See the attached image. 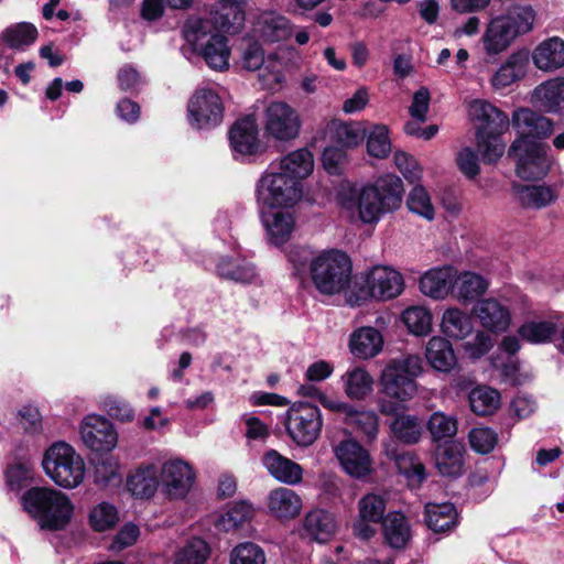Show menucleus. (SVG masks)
<instances>
[{"label":"nucleus","mask_w":564,"mask_h":564,"mask_svg":"<svg viewBox=\"0 0 564 564\" xmlns=\"http://www.w3.org/2000/svg\"><path fill=\"white\" fill-rule=\"evenodd\" d=\"M390 430L394 437L405 444L417 443L423 432V427L419 419L409 414L398 415L391 422Z\"/></svg>","instance_id":"nucleus-50"},{"label":"nucleus","mask_w":564,"mask_h":564,"mask_svg":"<svg viewBox=\"0 0 564 564\" xmlns=\"http://www.w3.org/2000/svg\"><path fill=\"white\" fill-rule=\"evenodd\" d=\"M404 290L402 274L389 265H375L366 272L361 282L356 281L347 293L350 306H360L370 300L388 301Z\"/></svg>","instance_id":"nucleus-5"},{"label":"nucleus","mask_w":564,"mask_h":564,"mask_svg":"<svg viewBox=\"0 0 564 564\" xmlns=\"http://www.w3.org/2000/svg\"><path fill=\"white\" fill-rule=\"evenodd\" d=\"M488 289V281L474 272H462L453 279V293L464 302H471L480 297Z\"/></svg>","instance_id":"nucleus-38"},{"label":"nucleus","mask_w":564,"mask_h":564,"mask_svg":"<svg viewBox=\"0 0 564 564\" xmlns=\"http://www.w3.org/2000/svg\"><path fill=\"white\" fill-rule=\"evenodd\" d=\"M188 122L196 129H210L221 123L224 104L218 91L210 87L195 90L187 104Z\"/></svg>","instance_id":"nucleus-13"},{"label":"nucleus","mask_w":564,"mask_h":564,"mask_svg":"<svg viewBox=\"0 0 564 564\" xmlns=\"http://www.w3.org/2000/svg\"><path fill=\"white\" fill-rule=\"evenodd\" d=\"M383 336L370 326L356 329L349 338V350L359 359H370L381 352Z\"/></svg>","instance_id":"nucleus-27"},{"label":"nucleus","mask_w":564,"mask_h":564,"mask_svg":"<svg viewBox=\"0 0 564 564\" xmlns=\"http://www.w3.org/2000/svg\"><path fill=\"white\" fill-rule=\"evenodd\" d=\"M350 274L349 257L343 251L330 249L317 253L311 278L318 292L333 295L345 290L350 281Z\"/></svg>","instance_id":"nucleus-7"},{"label":"nucleus","mask_w":564,"mask_h":564,"mask_svg":"<svg viewBox=\"0 0 564 564\" xmlns=\"http://www.w3.org/2000/svg\"><path fill=\"white\" fill-rule=\"evenodd\" d=\"M425 358L429 365L440 372H449L457 365V358L452 344L440 336H434L429 340Z\"/></svg>","instance_id":"nucleus-35"},{"label":"nucleus","mask_w":564,"mask_h":564,"mask_svg":"<svg viewBox=\"0 0 564 564\" xmlns=\"http://www.w3.org/2000/svg\"><path fill=\"white\" fill-rule=\"evenodd\" d=\"M341 380L346 395L352 400L365 399L373 388V378L362 367L348 369Z\"/></svg>","instance_id":"nucleus-43"},{"label":"nucleus","mask_w":564,"mask_h":564,"mask_svg":"<svg viewBox=\"0 0 564 564\" xmlns=\"http://www.w3.org/2000/svg\"><path fill=\"white\" fill-rule=\"evenodd\" d=\"M454 278L455 273L449 267L432 269L420 279V290L432 299H444L453 289Z\"/></svg>","instance_id":"nucleus-36"},{"label":"nucleus","mask_w":564,"mask_h":564,"mask_svg":"<svg viewBox=\"0 0 564 564\" xmlns=\"http://www.w3.org/2000/svg\"><path fill=\"white\" fill-rule=\"evenodd\" d=\"M474 314L485 329L495 334L505 333L511 324L509 307L496 299L479 301Z\"/></svg>","instance_id":"nucleus-22"},{"label":"nucleus","mask_w":564,"mask_h":564,"mask_svg":"<svg viewBox=\"0 0 564 564\" xmlns=\"http://www.w3.org/2000/svg\"><path fill=\"white\" fill-rule=\"evenodd\" d=\"M303 531L306 536L317 542H326L335 534V519L324 510H313L304 519Z\"/></svg>","instance_id":"nucleus-37"},{"label":"nucleus","mask_w":564,"mask_h":564,"mask_svg":"<svg viewBox=\"0 0 564 564\" xmlns=\"http://www.w3.org/2000/svg\"><path fill=\"white\" fill-rule=\"evenodd\" d=\"M94 479L101 487L120 485L122 474L119 459L111 455L99 458L95 464Z\"/></svg>","instance_id":"nucleus-51"},{"label":"nucleus","mask_w":564,"mask_h":564,"mask_svg":"<svg viewBox=\"0 0 564 564\" xmlns=\"http://www.w3.org/2000/svg\"><path fill=\"white\" fill-rule=\"evenodd\" d=\"M264 550L254 542H241L229 553V564H265Z\"/></svg>","instance_id":"nucleus-56"},{"label":"nucleus","mask_w":564,"mask_h":564,"mask_svg":"<svg viewBox=\"0 0 564 564\" xmlns=\"http://www.w3.org/2000/svg\"><path fill=\"white\" fill-rule=\"evenodd\" d=\"M254 30L267 42L283 41L291 35L289 20L274 11L260 13L257 18Z\"/></svg>","instance_id":"nucleus-34"},{"label":"nucleus","mask_w":564,"mask_h":564,"mask_svg":"<svg viewBox=\"0 0 564 564\" xmlns=\"http://www.w3.org/2000/svg\"><path fill=\"white\" fill-rule=\"evenodd\" d=\"M245 20L243 4L229 6L224 12H214L207 18L191 19V21L210 22L212 31L219 34H237L241 32L245 26Z\"/></svg>","instance_id":"nucleus-31"},{"label":"nucleus","mask_w":564,"mask_h":564,"mask_svg":"<svg viewBox=\"0 0 564 564\" xmlns=\"http://www.w3.org/2000/svg\"><path fill=\"white\" fill-rule=\"evenodd\" d=\"M468 440L470 447L475 452L479 454H488L495 448L498 442V435L490 427L478 426L470 430Z\"/></svg>","instance_id":"nucleus-63"},{"label":"nucleus","mask_w":564,"mask_h":564,"mask_svg":"<svg viewBox=\"0 0 564 564\" xmlns=\"http://www.w3.org/2000/svg\"><path fill=\"white\" fill-rule=\"evenodd\" d=\"M241 67L249 72H254L263 67V72L259 75V79L264 88L273 89L282 83L283 73L282 64L275 57L264 59V52L260 44L249 43L241 52Z\"/></svg>","instance_id":"nucleus-16"},{"label":"nucleus","mask_w":564,"mask_h":564,"mask_svg":"<svg viewBox=\"0 0 564 564\" xmlns=\"http://www.w3.org/2000/svg\"><path fill=\"white\" fill-rule=\"evenodd\" d=\"M24 510L42 529L62 530L72 520L74 505L70 498L56 489L34 487L22 497Z\"/></svg>","instance_id":"nucleus-4"},{"label":"nucleus","mask_w":564,"mask_h":564,"mask_svg":"<svg viewBox=\"0 0 564 564\" xmlns=\"http://www.w3.org/2000/svg\"><path fill=\"white\" fill-rule=\"evenodd\" d=\"M384 454L389 459L394 460L399 471L408 479L414 482H421L425 479V468L421 460L410 452H398L384 444Z\"/></svg>","instance_id":"nucleus-44"},{"label":"nucleus","mask_w":564,"mask_h":564,"mask_svg":"<svg viewBox=\"0 0 564 564\" xmlns=\"http://www.w3.org/2000/svg\"><path fill=\"white\" fill-rule=\"evenodd\" d=\"M367 151L371 156L383 159L391 152L389 130L383 124H377L367 139Z\"/></svg>","instance_id":"nucleus-60"},{"label":"nucleus","mask_w":564,"mask_h":564,"mask_svg":"<svg viewBox=\"0 0 564 564\" xmlns=\"http://www.w3.org/2000/svg\"><path fill=\"white\" fill-rule=\"evenodd\" d=\"M427 430L433 442H451L457 433V422L453 416L435 412L430 416Z\"/></svg>","instance_id":"nucleus-54"},{"label":"nucleus","mask_w":564,"mask_h":564,"mask_svg":"<svg viewBox=\"0 0 564 564\" xmlns=\"http://www.w3.org/2000/svg\"><path fill=\"white\" fill-rule=\"evenodd\" d=\"M208 556V544L202 539H193L175 553L174 564H204Z\"/></svg>","instance_id":"nucleus-57"},{"label":"nucleus","mask_w":564,"mask_h":564,"mask_svg":"<svg viewBox=\"0 0 564 564\" xmlns=\"http://www.w3.org/2000/svg\"><path fill=\"white\" fill-rule=\"evenodd\" d=\"M423 372V360L416 354H404L391 358L379 377L381 397L378 408L382 414H394L402 404L417 393L415 379Z\"/></svg>","instance_id":"nucleus-2"},{"label":"nucleus","mask_w":564,"mask_h":564,"mask_svg":"<svg viewBox=\"0 0 564 564\" xmlns=\"http://www.w3.org/2000/svg\"><path fill=\"white\" fill-rule=\"evenodd\" d=\"M425 522L434 532H446L457 523V511L453 503H427L425 506Z\"/></svg>","instance_id":"nucleus-40"},{"label":"nucleus","mask_w":564,"mask_h":564,"mask_svg":"<svg viewBox=\"0 0 564 564\" xmlns=\"http://www.w3.org/2000/svg\"><path fill=\"white\" fill-rule=\"evenodd\" d=\"M535 11L531 6H511L505 13L492 17L485 26L480 42L488 57H496L534 28Z\"/></svg>","instance_id":"nucleus-3"},{"label":"nucleus","mask_w":564,"mask_h":564,"mask_svg":"<svg viewBox=\"0 0 564 564\" xmlns=\"http://www.w3.org/2000/svg\"><path fill=\"white\" fill-rule=\"evenodd\" d=\"M184 35L210 68L225 70L229 67L231 51L228 40L224 34L213 32L210 22L188 20Z\"/></svg>","instance_id":"nucleus-8"},{"label":"nucleus","mask_w":564,"mask_h":564,"mask_svg":"<svg viewBox=\"0 0 564 564\" xmlns=\"http://www.w3.org/2000/svg\"><path fill=\"white\" fill-rule=\"evenodd\" d=\"M468 399L471 411L477 415H490L500 406V393L487 386L473 389Z\"/></svg>","instance_id":"nucleus-47"},{"label":"nucleus","mask_w":564,"mask_h":564,"mask_svg":"<svg viewBox=\"0 0 564 564\" xmlns=\"http://www.w3.org/2000/svg\"><path fill=\"white\" fill-rule=\"evenodd\" d=\"M502 133H476L477 148L486 163H494L502 156L506 144L501 140Z\"/></svg>","instance_id":"nucleus-59"},{"label":"nucleus","mask_w":564,"mask_h":564,"mask_svg":"<svg viewBox=\"0 0 564 564\" xmlns=\"http://www.w3.org/2000/svg\"><path fill=\"white\" fill-rule=\"evenodd\" d=\"M382 531L387 543L394 549L404 547L411 538L410 524L400 512H390L384 517Z\"/></svg>","instance_id":"nucleus-39"},{"label":"nucleus","mask_w":564,"mask_h":564,"mask_svg":"<svg viewBox=\"0 0 564 564\" xmlns=\"http://www.w3.org/2000/svg\"><path fill=\"white\" fill-rule=\"evenodd\" d=\"M229 140L232 150L242 155L253 154L259 148L258 127L254 117L238 120L231 128Z\"/></svg>","instance_id":"nucleus-25"},{"label":"nucleus","mask_w":564,"mask_h":564,"mask_svg":"<svg viewBox=\"0 0 564 564\" xmlns=\"http://www.w3.org/2000/svg\"><path fill=\"white\" fill-rule=\"evenodd\" d=\"M402 180L394 174H384L372 184L361 187L359 191L343 192L339 203L344 210L365 224H375L380 218L400 208L403 198Z\"/></svg>","instance_id":"nucleus-1"},{"label":"nucleus","mask_w":564,"mask_h":564,"mask_svg":"<svg viewBox=\"0 0 564 564\" xmlns=\"http://www.w3.org/2000/svg\"><path fill=\"white\" fill-rule=\"evenodd\" d=\"M262 464L268 473L282 484L297 485L302 481L303 468L275 449H270L263 455Z\"/></svg>","instance_id":"nucleus-24"},{"label":"nucleus","mask_w":564,"mask_h":564,"mask_svg":"<svg viewBox=\"0 0 564 564\" xmlns=\"http://www.w3.org/2000/svg\"><path fill=\"white\" fill-rule=\"evenodd\" d=\"M442 332L455 339H463L473 330V324L467 314L458 308H448L444 312L441 323Z\"/></svg>","instance_id":"nucleus-48"},{"label":"nucleus","mask_w":564,"mask_h":564,"mask_svg":"<svg viewBox=\"0 0 564 564\" xmlns=\"http://www.w3.org/2000/svg\"><path fill=\"white\" fill-rule=\"evenodd\" d=\"M465 446L457 441H451L438 446L436 451V467L443 476L458 477L464 469Z\"/></svg>","instance_id":"nucleus-33"},{"label":"nucleus","mask_w":564,"mask_h":564,"mask_svg":"<svg viewBox=\"0 0 564 564\" xmlns=\"http://www.w3.org/2000/svg\"><path fill=\"white\" fill-rule=\"evenodd\" d=\"M36 28L25 22L12 25L2 33L3 41L14 48L32 44L36 40Z\"/></svg>","instance_id":"nucleus-58"},{"label":"nucleus","mask_w":564,"mask_h":564,"mask_svg":"<svg viewBox=\"0 0 564 564\" xmlns=\"http://www.w3.org/2000/svg\"><path fill=\"white\" fill-rule=\"evenodd\" d=\"M532 100L545 112H558L564 108V77H555L536 86Z\"/></svg>","instance_id":"nucleus-29"},{"label":"nucleus","mask_w":564,"mask_h":564,"mask_svg":"<svg viewBox=\"0 0 564 564\" xmlns=\"http://www.w3.org/2000/svg\"><path fill=\"white\" fill-rule=\"evenodd\" d=\"M83 443L94 452H110L118 444V434L112 423L101 415H88L80 424Z\"/></svg>","instance_id":"nucleus-18"},{"label":"nucleus","mask_w":564,"mask_h":564,"mask_svg":"<svg viewBox=\"0 0 564 564\" xmlns=\"http://www.w3.org/2000/svg\"><path fill=\"white\" fill-rule=\"evenodd\" d=\"M511 153L517 156V174L524 180L543 178L555 162L543 143L524 144L523 140H516L510 147Z\"/></svg>","instance_id":"nucleus-12"},{"label":"nucleus","mask_w":564,"mask_h":564,"mask_svg":"<svg viewBox=\"0 0 564 564\" xmlns=\"http://www.w3.org/2000/svg\"><path fill=\"white\" fill-rule=\"evenodd\" d=\"M267 505L269 512L278 519L289 520L300 514L302 510V499L292 489L279 487L271 490L268 495Z\"/></svg>","instance_id":"nucleus-26"},{"label":"nucleus","mask_w":564,"mask_h":564,"mask_svg":"<svg viewBox=\"0 0 564 564\" xmlns=\"http://www.w3.org/2000/svg\"><path fill=\"white\" fill-rule=\"evenodd\" d=\"M516 197L524 208L541 209L556 200V194L547 185H521L516 187Z\"/></svg>","instance_id":"nucleus-41"},{"label":"nucleus","mask_w":564,"mask_h":564,"mask_svg":"<svg viewBox=\"0 0 564 564\" xmlns=\"http://www.w3.org/2000/svg\"><path fill=\"white\" fill-rule=\"evenodd\" d=\"M42 466L46 476L65 489H74L85 479L83 457L65 442H56L45 451Z\"/></svg>","instance_id":"nucleus-6"},{"label":"nucleus","mask_w":564,"mask_h":564,"mask_svg":"<svg viewBox=\"0 0 564 564\" xmlns=\"http://www.w3.org/2000/svg\"><path fill=\"white\" fill-rule=\"evenodd\" d=\"M557 326L551 319H533L522 324L518 330L520 337L531 344H544L556 334Z\"/></svg>","instance_id":"nucleus-49"},{"label":"nucleus","mask_w":564,"mask_h":564,"mask_svg":"<svg viewBox=\"0 0 564 564\" xmlns=\"http://www.w3.org/2000/svg\"><path fill=\"white\" fill-rule=\"evenodd\" d=\"M15 420L26 434L37 435L43 432V417L36 406L23 405L18 410Z\"/></svg>","instance_id":"nucleus-62"},{"label":"nucleus","mask_w":564,"mask_h":564,"mask_svg":"<svg viewBox=\"0 0 564 564\" xmlns=\"http://www.w3.org/2000/svg\"><path fill=\"white\" fill-rule=\"evenodd\" d=\"M263 131L272 140L290 142L295 140L302 129L299 111L290 104L274 100L263 110Z\"/></svg>","instance_id":"nucleus-11"},{"label":"nucleus","mask_w":564,"mask_h":564,"mask_svg":"<svg viewBox=\"0 0 564 564\" xmlns=\"http://www.w3.org/2000/svg\"><path fill=\"white\" fill-rule=\"evenodd\" d=\"M333 452L340 467L350 477L360 479L371 474L373 462L370 453L357 440H343L333 446Z\"/></svg>","instance_id":"nucleus-15"},{"label":"nucleus","mask_w":564,"mask_h":564,"mask_svg":"<svg viewBox=\"0 0 564 564\" xmlns=\"http://www.w3.org/2000/svg\"><path fill=\"white\" fill-rule=\"evenodd\" d=\"M267 239L271 245L282 246L295 227V217L289 208H260Z\"/></svg>","instance_id":"nucleus-21"},{"label":"nucleus","mask_w":564,"mask_h":564,"mask_svg":"<svg viewBox=\"0 0 564 564\" xmlns=\"http://www.w3.org/2000/svg\"><path fill=\"white\" fill-rule=\"evenodd\" d=\"M102 409L109 416L121 422H131L134 419V410L123 399L108 394L101 399Z\"/></svg>","instance_id":"nucleus-64"},{"label":"nucleus","mask_w":564,"mask_h":564,"mask_svg":"<svg viewBox=\"0 0 564 564\" xmlns=\"http://www.w3.org/2000/svg\"><path fill=\"white\" fill-rule=\"evenodd\" d=\"M406 206L412 214L431 221L435 217V207L426 188L422 185H415L409 193Z\"/></svg>","instance_id":"nucleus-53"},{"label":"nucleus","mask_w":564,"mask_h":564,"mask_svg":"<svg viewBox=\"0 0 564 564\" xmlns=\"http://www.w3.org/2000/svg\"><path fill=\"white\" fill-rule=\"evenodd\" d=\"M159 471L155 465H141L127 478V488L135 498L149 499L159 487Z\"/></svg>","instance_id":"nucleus-32"},{"label":"nucleus","mask_w":564,"mask_h":564,"mask_svg":"<svg viewBox=\"0 0 564 564\" xmlns=\"http://www.w3.org/2000/svg\"><path fill=\"white\" fill-rule=\"evenodd\" d=\"M330 127L334 140L344 148L356 147L364 140V130L357 124L333 121Z\"/></svg>","instance_id":"nucleus-61"},{"label":"nucleus","mask_w":564,"mask_h":564,"mask_svg":"<svg viewBox=\"0 0 564 564\" xmlns=\"http://www.w3.org/2000/svg\"><path fill=\"white\" fill-rule=\"evenodd\" d=\"M469 118L477 123L476 133H503L509 129V117L490 102L481 99L470 101Z\"/></svg>","instance_id":"nucleus-20"},{"label":"nucleus","mask_w":564,"mask_h":564,"mask_svg":"<svg viewBox=\"0 0 564 564\" xmlns=\"http://www.w3.org/2000/svg\"><path fill=\"white\" fill-rule=\"evenodd\" d=\"M254 516V509L247 501L232 505L226 512L220 513L214 521L215 528L220 532H232L249 522Z\"/></svg>","instance_id":"nucleus-42"},{"label":"nucleus","mask_w":564,"mask_h":564,"mask_svg":"<svg viewBox=\"0 0 564 564\" xmlns=\"http://www.w3.org/2000/svg\"><path fill=\"white\" fill-rule=\"evenodd\" d=\"M303 183L293 181L269 166L257 184V202L260 208L292 209L303 197Z\"/></svg>","instance_id":"nucleus-9"},{"label":"nucleus","mask_w":564,"mask_h":564,"mask_svg":"<svg viewBox=\"0 0 564 564\" xmlns=\"http://www.w3.org/2000/svg\"><path fill=\"white\" fill-rule=\"evenodd\" d=\"M344 423L360 432L367 442H373L378 436L379 417L373 411L356 410L351 406Z\"/></svg>","instance_id":"nucleus-45"},{"label":"nucleus","mask_w":564,"mask_h":564,"mask_svg":"<svg viewBox=\"0 0 564 564\" xmlns=\"http://www.w3.org/2000/svg\"><path fill=\"white\" fill-rule=\"evenodd\" d=\"M529 58L525 52L510 54L505 63L495 72L490 79L496 90L505 89L523 78L527 74Z\"/></svg>","instance_id":"nucleus-28"},{"label":"nucleus","mask_w":564,"mask_h":564,"mask_svg":"<svg viewBox=\"0 0 564 564\" xmlns=\"http://www.w3.org/2000/svg\"><path fill=\"white\" fill-rule=\"evenodd\" d=\"M89 524L97 532L112 529L119 521L118 509L106 501L99 502L89 512Z\"/></svg>","instance_id":"nucleus-55"},{"label":"nucleus","mask_w":564,"mask_h":564,"mask_svg":"<svg viewBox=\"0 0 564 564\" xmlns=\"http://www.w3.org/2000/svg\"><path fill=\"white\" fill-rule=\"evenodd\" d=\"M512 126L524 144H533L531 139H546L553 133L554 123L551 119L529 109L519 108L512 115Z\"/></svg>","instance_id":"nucleus-19"},{"label":"nucleus","mask_w":564,"mask_h":564,"mask_svg":"<svg viewBox=\"0 0 564 564\" xmlns=\"http://www.w3.org/2000/svg\"><path fill=\"white\" fill-rule=\"evenodd\" d=\"M401 319L410 333L416 336H425L432 329V315L423 306H411L403 311Z\"/></svg>","instance_id":"nucleus-52"},{"label":"nucleus","mask_w":564,"mask_h":564,"mask_svg":"<svg viewBox=\"0 0 564 564\" xmlns=\"http://www.w3.org/2000/svg\"><path fill=\"white\" fill-rule=\"evenodd\" d=\"M284 424L289 436L297 445L310 446L322 431V413L308 402H295L288 409Z\"/></svg>","instance_id":"nucleus-10"},{"label":"nucleus","mask_w":564,"mask_h":564,"mask_svg":"<svg viewBox=\"0 0 564 564\" xmlns=\"http://www.w3.org/2000/svg\"><path fill=\"white\" fill-rule=\"evenodd\" d=\"M220 276L241 283H251L257 272L253 265L241 258H223L217 264Z\"/></svg>","instance_id":"nucleus-46"},{"label":"nucleus","mask_w":564,"mask_h":564,"mask_svg":"<svg viewBox=\"0 0 564 564\" xmlns=\"http://www.w3.org/2000/svg\"><path fill=\"white\" fill-rule=\"evenodd\" d=\"M534 66L543 72H554L564 66V41L551 37L541 42L533 51Z\"/></svg>","instance_id":"nucleus-30"},{"label":"nucleus","mask_w":564,"mask_h":564,"mask_svg":"<svg viewBox=\"0 0 564 564\" xmlns=\"http://www.w3.org/2000/svg\"><path fill=\"white\" fill-rule=\"evenodd\" d=\"M196 474L185 460L171 459L163 464L161 484L170 499H183L192 490Z\"/></svg>","instance_id":"nucleus-17"},{"label":"nucleus","mask_w":564,"mask_h":564,"mask_svg":"<svg viewBox=\"0 0 564 564\" xmlns=\"http://www.w3.org/2000/svg\"><path fill=\"white\" fill-rule=\"evenodd\" d=\"M358 516L354 521V534L364 541L373 538L377 533L376 525L383 522L387 509V500L375 492L364 495L358 500Z\"/></svg>","instance_id":"nucleus-14"},{"label":"nucleus","mask_w":564,"mask_h":564,"mask_svg":"<svg viewBox=\"0 0 564 564\" xmlns=\"http://www.w3.org/2000/svg\"><path fill=\"white\" fill-rule=\"evenodd\" d=\"M270 165L278 173L302 183L314 171V158L311 151L301 148L274 160Z\"/></svg>","instance_id":"nucleus-23"}]
</instances>
